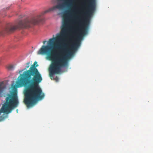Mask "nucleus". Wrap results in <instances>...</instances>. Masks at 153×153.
Instances as JSON below:
<instances>
[{
  "label": "nucleus",
  "mask_w": 153,
  "mask_h": 153,
  "mask_svg": "<svg viewBox=\"0 0 153 153\" xmlns=\"http://www.w3.org/2000/svg\"><path fill=\"white\" fill-rule=\"evenodd\" d=\"M95 9L94 7L88 4L87 10L84 13H81L85 16L83 20L80 16L75 17L79 25L77 30L79 33L70 48H68V45L65 42L69 32L68 19L66 18L64 19L60 33L56 34V37L50 39L48 45H42L38 51V54L46 55L47 59L52 61L49 68L51 77L54 74H58L62 68L67 66L68 60L79 46L81 39L87 33L90 18Z\"/></svg>",
  "instance_id": "nucleus-1"
},
{
  "label": "nucleus",
  "mask_w": 153,
  "mask_h": 153,
  "mask_svg": "<svg viewBox=\"0 0 153 153\" xmlns=\"http://www.w3.org/2000/svg\"><path fill=\"white\" fill-rule=\"evenodd\" d=\"M35 61L29 69L23 72L19 76L16 84L18 87L28 84L25 92L24 102L30 107L36 104L38 100L42 99L45 97L39 84L42 78L36 67L38 66Z\"/></svg>",
  "instance_id": "nucleus-2"
},
{
  "label": "nucleus",
  "mask_w": 153,
  "mask_h": 153,
  "mask_svg": "<svg viewBox=\"0 0 153 153\" xmlns=\"http://www.w3.org/2000/svg\"><path fill=\"white\" fill-rule=\"evenodd\" d=\"M58 0L59 1H64V2L53 7L42 13L39 15L33 17L30 19H26L23 21H20L18 25L13 26L10 24L7 25L4 28L1 29V35L6 33L12 32L17 28L29 27H30L31 25L37 24L43 21V19L41 17L42 15L48 12L53 11L56 9H62L65 6H71L74 1V0Z\"/></svg>",
  "instance_id": "nucleus-3"
},
{
  "label": "nucleus",
  "mask_w": 153,
  "mask_h": 153,
  "mask_svg": "<svg viewBox=\"0 0 153 153\" xmlns=\"http://www.w3.org/2000/svg\"><path fill=\"white\" fill-rule=\"evenodd\" d=\"M6 89L5 84L3 82H0V97H6L0 109V122L4 121L7 118L8 114L11 113L19 104L17 91H14L10 94L6 92Z\"/></svg>",
  "instance_id": "nucleus-4"
},
{
  "label": "nucleus",
  "mask_w": 153,
  "mask_h": 153,
  "mask_svg": "<svg viewBox=\"0 0 153 153\" xmlns=\"http://www.w3.org/2000/svg\"><path fill=\"white\" fill-rule=\"evenodd\" d=\"M88 4L91 6L96 7L95 0H88Z\"/></svg>",
  "instance_id": "nucleus-5"
},
{
  "label": "nucleus",
  "mask_w": 153,
  "mask_h": 153,
  "mask_svg": "<svg viewBox=\"0 0 153 153\" xmlns=\"http://www.w3.org/2000/svg\"><path fill=\"white\" fill-rule=\"evenodd\" d=\"M29 64H30V63L29 62H27V66L26 67L24 68L23 70H20L19 71V73H21L23 71H25V70H26L27 68H28L29 66H30V65H29Z\"/></svg>",
  "instance_id": "nucleus-6"
},
{
  "label": "nucleus",
  "mask_w": 153,
  "mask_h": 153,
  "mask_svg": "<svg viewBox=\"0 0 153 153\" xmlns=\"http://www.w3.org/2000/svg\"><path fill=\"white\" fill-rule=\"evenodd\" d=\"M7 68L8 70L11 71L13 70L14 67L13 65H8L7 67Z\"/></svg>",
  "instance_id": "nucleus-7"
},
{
  "label": "nucleus",
  "mask_w": 153,
  "mask_h": 153,
  "mask_svg": "<svg viewBox=\"0 0 153 153\" xmlns=\"http://www.w3.org/2000/svg\"><path fill=\"white\" fill-rule=\"evenodd\" d=\"M55 79L56 81H57L59 79V78L57 76H56L55 78Z\"/></svg>",
  "instance_id": "nucleus-8"
},
{
  "label": "nucleus",
  "mask_w": 153,
  "mask_h": 153,
  "mask_svg": "<svg viewBox=\"0 0 153 153\" xmlns=\"http://www.w3.org/2000/svg\"><path fill=\"white\" fill-rule=\"evenodd\" d=\"M46 42V41H45L43 42V43L44 44L45 43V42Z\"/></svg>",
  "instance_id": "nucleus-9"
},
{
  "label": "nucleus",
  "mask_w": 153,
  "mask_h": 153,
  "mask_svg": "<svg viewBox=\"0 0 153 153\" xmlns=\"http://www.w3.org/2000/svg\"><path fill=\"white\" fill-rule=\"evenodd\" d=\"M84 7H85V3H84Z\"/></svg>",
  "instance_id": "nucleus-10"
},
{
  "label": "nucleus",
  "mask_w": 153,
  "mask_h": 153,
  "mask_svg": "<svg viewBox=\"0 0 153 153\" xmlns=\"http://www.w3.org/2000/svg\"><path fill=\"white\" fill-rule=\"evenodd\" d=\"M67 14H68V13H67Z\"/></svg>",
  "instance_id": "nucleus-11"
}]
</instances>
